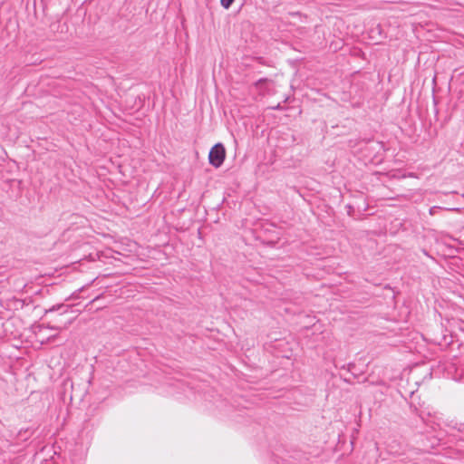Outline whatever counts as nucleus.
Returning a JSON list of instances; mask_svg holds the SVG:
<instances>
[{
    "label": "nucleus",
    "mask_w": 464,
    "mask_h": 464,
    "mask_svg": "<svg viewBox=\"0 0 464 464\" xmlns=\"http://www.w3.org/2000/svg\"><path fill=\"white\" fill-rule=\"evenodd\" d=\"M226 150L224 146L221 143H218L214 145L208 154V161L209 163L215 167H220L225 160Z\"/></svg>",
    "instance_id": "obj_1"
},
{
    "label": "nucleus",
    "mask_w": 464,
    "mask_h": 464,
    "mask_svg": "<svg viewBox=\"0 0 464 464\" xmlns=\"http://www.w3.org/2000/svg\"><path fill=\"white\" fill-rule=\"evenodd\" d=\"M441 209H442L441 207L434 206L430 208L429 212H430V215L434 216V215H437Z\"/></svg>",
    "instance_id": "obj_2"
},
{
    "label": "nucleus",
    "mask_w": 464,
    "mask_h": 464,
    "mask_svg": "<svg viewBox=\"0 0 464 464\" xmlns=\"http://www.w3.org/2000/svg\"><path fill=\"white\" fill-rule=\"evenodd\" d=\"M234 1L235 0H220L221 5L226 9H228Z\"/></svg>",
    "instance_id": "obj_3"
}]
</instances>
